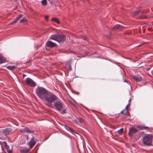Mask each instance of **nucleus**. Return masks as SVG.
I'll return each mask as SVG.
<instances>
[{"label":"nucleus","mask_w":153,"mask_h":153,"mask_svg":"<svg viewBox=\"0 0 153 153\" xmlns=\"http://www.w3.org/2000/svg\"><path fill=\"white\" fill-rule=\"evenodd\" d=\"M8 153H11V151L10 150H9V151L8 150Z\"/></svg>","instance_id":"obj_38"},{"label":"nucleus","mask_w":153,"mask_h":153,"mask_svg":"<svg viewBox=\"0 0 153 153\" xmlns=\"http://www.w3.org/2000/svg\"><path fill=\"white\" fill-rule=\"evenodd\" d=\"M7 68L9 69L13 70L16 68V67L15 66H8Z\"/></svg>","instance_id":"obj_23"},{"label":"nucleus","mask_w":153,"mask_h":153,"mask_svg":"<svg viewBox=\"0 0 153 153\" xmlns=\"http://www.w3.org/2000/svg\"><path fill=\"white\" fill-rule=\"evenodd\" d=\"M28 150L25 147L21 148L20 149V152L22 153H25L27 152Z\"/></svg>","instance_id":"obj_18"},{"label":"nucleus","mask_w":153,"mask_h":153,"mask_svg":"<svg viewBox=\"0 0 153 153\" xmlns=\"http://www.w3.org/2000/svg\"><path fill=\"white\" fill-rule=\"evenodd\" d=\"M36 141L35 140L34 137H32L31 140L29 143V145L30 146V148L31 149L33 146L36 144Z\"/></svg>","instance_id":"obj_8"},{"label":"nucleus","mask_w":153,"mask_h":153,"mask_svg":"<svg viewBox=\"0 0 153 153\" xmlns=\"http://www.w3.org/2000/svg\"><path fill=\"white\" fill-rule=\"evenodd\" d=\"M3 143L6 149L9 148V146L7 145V143L6 141H4Z\"/></svg>","instance_id":"obj_28"},{"label":"nucleus","mask_w":153,"mask_h":153,"mask_svg":"<svg viewBox=\"0 0 153 153\" xmlns=\"http://www.w3.org/2000/svg\"><path fill=\"white\" fill-rule=\"evenodd\" d=\"M129 106H126V108L123 110L121 111V113L123 114L124 115L127 114L128 113L127 108L129 107Z\"/></svg>","instance_id":"obj_17"},{"label":"nucleus","mask_w":153,"mask_h":153,"mask_svg":"<svg viewBox=\"0 0 153 153\" xmlns=\"http://www.w3.org/2000/svg\"><path fill=\"white\" fill-rule=\"evenodd\" d=\"M24 76H25L24 75H23V77H24Z\"/></svg>","instance_id":"obj_46"},{"label":"nucleus","mask_w":153,"mask_h":153,"mask_svg":"<svg viewBox=\"0 0 153 153\" xmlns=\"http://www.w3.org/2000/svg\"><path fill=\"white\" fill-rule=\"evenodd\" d=\"M52 21L56 22L58 24H59L60 23V22L59 20L57 18H53L52 19Z\"/></svg>","instance_id":"obj_21"},{"label":"nucleus","mask_w":153,"mask_h":153,"mask_svg":"<svg viewBox=\"0 0 153 153\" xmlns=\"http://www.w3.org/2000/svg\"><path fill=\"white\" fill-rule=\"evenodd\" d=\"M53 108L56 109L59 111H61L63 108V106H49Z\"/></svg>","instance_id":"obj_14"},{"label":"nucleus","mask_w":153,"mask_h":153,"mask_svg":"<svg viewBox=\"0 0 153 153\" xmlns=\"http://www.w3.org/2000/svg\"><path fill=\"white\" fill-rule=\"evenodd\" d=\"M72 104H73V105H75V104H73L72 103H71Z\"/></svg>","instance_id":"obj_44"},{"label":"nucleus","mask_w":153,"mask_h":153,"mask_svg":"<svg viewBox=\"0 0 153 153\" xmlns=\"http://www.w3.org/2000/svg\"><path fill=\"white\" fill-rule=\"evenodd\" d=\"M56 97L54 94L48 93L45 97V101L48 104H50L55 101Z\"/></svg>","instance_id":"obj_4"},{"label":"nucleus","mask_w":153,"mask_h":153,"mask_svg":"<svg viewBox=\"0 0 153 153\" xmlns=\"http://www.w3.org/2000/svg\"><path fill=\"white\" fill-rule=\"evenodd\" d=\"M131 100V99H130L129 100V102H130V101ZM131 104L129 103H129L127 105H130Z\"/></svg>","instance_id":"obj_36"},{"label":"nucleus","mask_w":153,"mask_h":153,"mask_svg":"<svg viewBox=\"0 0 153 153\" xmlns=\"http://www.w3.org/2000/svg\"><path fill=\"white\" fill-rule=\"evenodd\" d=\"M147 17L145 15H142L139 16V18L141 19H146Z\"/></svg>","instance_id":"obj_27"},{"label":"nucleus","mask_w":153,"mask_h":153,"mask_svg":"<svg viewBox=\"0 0 153 153\" xmlns=\"http://www.w3.org/2000/svg\"><path fill=\"white\" fill-rule=\"evenodd\" d=\"M75 94H77V95L79 94V92H75Z\"/></svg>","instance_id":"obj_39"},{"label":"nucleus","mask_w":153,"mask_h":153,"mask_svg":"<svg viewBox=\"0 0 153 153\" xmlns=\"http://www.w3.org/2000/svg\"><path fill=\"white\" fill-rule=\"evenodd\" d=\"M75 106V107L76 108H78V106H76V105H75V106Z\"/></svg>","instance_id":"obj_42"},{"label":"nucleus","mask_w":153,"mask_h":153,"mask_svg":"<svg viewBox=\"0 0 153 153\" xmlns=\"http://www.w3.org/2000/svg\"><path fill=\"white\" fill-rule=\"evenodd\" d=\"M26 84L31 87H34L36 85L35 82L31 79L29 78H26Z\"/></svg>","instance_id":"obj_5"},{"label":"nucleus","mask_w":153,"mask_h":153,"mask_svg":"<svg viewBox=\"0 0 153 153\" xmlns=\"http://www.w3.org/2000/svg\"><path fill=\"white\" fill-rule=\"evenodd\" d=\"M151 73L152 75H153V70L151 71Z\"/></svg>","instance_id":"obj_40"},{"label":"nucleus","mask_w":153,"mask_h":153,"mask_svg":"<svg viewBox=\"0 0 153 153\" xmlns=\"http://www.w3.org/2000/svg\"><path fill=\"white\" fill-rule=\"evenodd\" d=\"M145 43V42H142V44H144V43Z\"/></svg>","instance_id":"obj_41"},{"label":"nucleus","mask_w":153,"mask_h":153,"mask_svg":"<svg viewBox=\"0 0 153 153\" xmlns=\"http://www.w3.org/2000/svg\"><path fill=\"white\" fill-rule=\"evenodd\" d=\"M54 102H55L54 105H63L62 101L58 99L57 97H56V99H55Z\"/></svg>","instance_id":"obj_13"},{"label":"nucleus","mask_w":153,"mask_h":153,"mask_svg":"<svg viewBox=\"0 0 153 153\" xmlns=\"http://www.w3.org/2000/svg\"><path fill=\"white\" fill-rule=\"evenodd\" d=\"M123 128H121L117 131L118 133L120 134H122L123 133Z\"/></svg>","instance_id":"obj_25"},{"label":"nucleus","mask_w":153,"mask_h":153,"mask_svg":"<svg viewBox=\"0 0 153 153\" xmlns=\"http://www.w3.org/2000/svg\"><path fill=\"white\" fill-rule=\"evenodd\" d=\"M138 132V131L134 127H132L130 128L128 132V135L132 137L136 133Z\"/></svg>","instance_id":"obj_6"},{"label":"nucleus","mask_w":153,"mask_h":153,"mask_svg":"<svg viewBox=\"0 0 153 153\" xmlns=\"http://www.w3.org/2000/svg\"><path fill=\"white\" fill-rule=\"evenodd\" d=\"M70 70H71V67L70 65Z\"/></svg>","instance_id":"obj_43"},{"label":"nucleus","mask_w":153,"mask_h":153,"mask_svg":"<svg viewBox=\"0 0 153 153\" xmlns=\"http://www.w3.org/2000/svg\"><path fill=\"white\" fill-rule=\"evenodd\" d=\"M42 4L44 6H46L47 4V2L46 0H43L41 1Z\"/></svg>","instance_id":"obj_26"},{"label":"nucleus","mask_w":153,"mask_h":153,"mask_svg":"<svg viewBox=\"0 0 153 153\" xmlns=\"http://www.w3.org/2000/svg\"><path fill=\"white\" fill-rule=\"evenodd\" d=\"M77 120L79 123H81L83 122V120L81 118H77Z\"/></svg>","instance_id":"obj_29"},{"label":"nucleus","mask_w":153,"mask_h":153,"mask_svg":"<svg viewBox=\"0 0 153 153\" xmlns=\"http://www.w3.org/2000/svg\"><path fill=\"white\" fill-rule=\"evenodd\" d=\"M12 132V130L9 128L0 130V139H4L5 137L8 134H10Z\"/></svg>","instance_id":"obj_3"},{"label":"nucleus","mask_w":153,"mask_h":153,"mask_svg":"<svg viewBox=\"0 0 153 153\" xmlns=\"http://www.w3.org/2000/svg\"><path fill=\"white\" fill-rule=\"evenodd\" d=\"M66 113L65 109H64L61 113L62 114H64Z\"/></svg>","instance_id":"obj_31"},{"label":"nucleus","mask_w":153,"mask_h":153,"mask_svg":"<svg viewBox=\"0 0 153 153\" xmlns=\"http://www.w3.org/2000/svg\"><path fill=\"white\" fill-rule=\"evenodd\" d=\"M65 39V36L63 35H57L56 41L59 42H60L63 41Z\"/></svg>","instance_id":"obj_10"},{"label":"nucleus","mask_w":153,"mask_h":153,"mask_svg":"<svg viewBox=\"0 0 153 153\" xmlns=\"http://www.w3.org/2000/svg\"><path fill=\"white\" fill-rule=\"evenodd\" d=\"M152 137L149 134H146L142 138L143 143L146 146H150L152 144Z\"/></svg>","instance_id":"obj_2"},{"label":"nucleus","mask_w":153,"mask_h":153,"mask_svg":"<svg viewBox=\"0 0 153 153\" xmlns=\"http://www.w3.org/2000/svg\"><path fill=\"white\" fill-rule=\"evenodd\" d=\"M48 18L49 17L47 15L45 16V19L46 21H48Z\"/></svg>","instance_id":"obj_30"},{"label":"nucleus","mask_w":153,"mask_h":153,"mask_svg":"<svg viewBox=\"0 0 153 153\" xmlns=\"http://www.w3.org/2000/svg\"><path fill=\"white\" fill-rule=\"evenodd\" d=\"M148 30H149V31H152V27H149V28H148Z\"/></svg>","instance_id":"obj_32"},{"label":"nucleus","mask_w":153,"mask_h":153,"mask_svg":"<svg viewBox=\"0 0 153 153\" xmlns=\"http://www.w3.org/2000/svg\"><path fill=\"white\" fill-rule=\"evenodd\" d=\"M74 122L77 124L79 123L78 122V121L77 119V120H74Z\"/></svg>","instance_id":"obj_33"},{"label":"nucleus","mask_w":153,"mask_h":153,"mask_svg":"<svg viewBox=\"0 0 153 153\" xmlns=\"http://www.w3.org/2000/svg\"><path fill=\"white\" fill-rule=\"evenodd\" d=\"M27 19H25V18H23V19H21L20 21V22L21 23H23L24 22H27Z\"/></svg>","instance_id":"obj_24"},{"label":"nucleus","mask_w":153,"mask_h":153,"mask_svg":"<svg viewBox=\"0 0 153 153\" xmlns=\"http://www.w3.org/2000/svg\"><path fill=\"white\" fill-rule=\"evenodd\" d=\"M36 93L39 98L44 100L48 93L47 90L43 88L38 87L36 90Z\"/></svg>","instance_id":"obj_1"},{"label":"nucleus","mask_w":153,"mask_h":153,"mask_svg":"<svg viewBox=\"0 0 153 153\" xmlns=\"http://www.w3.org/2000/svg\"><path fill=\"white\" fill-rule=\"evenodd\" d=\"M132 77L136 82H140L142 79V77L138 75H133L132 76Z\"/></svg>","instance_id":"obj_7"},{"label":"nucleus","mask_w":153,"mask_h":153,"mask_svg":"<svg viewBox=\"0 0 153 153\" xmlns=\"http://www.w3.org/2000/svg\"><path fill=\"white\" fill-rule=\"evenodd\" d=\"M140 11L141 10H139L136 11L132 13V15L133 16L137 15L140 13Z\"/></svg>","instance_id":"obj_22"},{"label":"nucleus","mask_w":153,"mask_h":153,"mask_svg":"<svg viewBox=\"0 0 153 153\" xmlns=\"http://www.w3.org/2000/svg\"><path fill=\"white\" fill-rule=\"evenodd\" d=\"M6 60L5 58H4L2 55L0 54V64L4 62Z\"/></svg>","instance_id":"obj_19"},{"label":"nucleus","mask_w":153,"mask_h":153,"mask_svg":"<svg viewBox=\"0 0 153 153\" xmlns=\"http://www.w3.org/2000/svg\"><path fill=\"white\" fill-rule=\"evenodd\" d=\"M20 131L22 133L27 132L29 133H31L34 132V131H31L27 127H25L20 129Z\"/></svg>","instance_id":"obj_12"},{"label":"nucleus","mask_w":153,"mask_h":153,"mask_svg":"<svg viewBox=\"0 0 153 153\" xmlns=\"http://www.w3.org/2000/svg\"><path fill=\"white\" fill-rule=\"evenodd\" d=\"M57 35L56 34V35H52L50 37V39H52L55 40L56 41V39L57 38Z\"/></svg>","instance_id":"obj_20"},{"label":"nucleus","mask_w":153,"mask_h":153,"mask_svg":"<svg viewBox=\"0 0 153 153\" xmlns=\"http://www.w3.org/2000/svg\"><path fill=\"white\" fill-rule=\"evenodd\" d=\"M24 76H25L24 75H23V77H24Z\"/></svg>","instance_id":"obj_45"},{"label":"nucleus","mask_w":153,"mask_h":153,"mask_svg":"<svg viewBox=\"0 0 153 153\" xmlns=\"http://www.w3.org/2000/svg\"><path fill=\"white\" fill-rule=\"evenodd\" d=\"M137 128H139V129L140 130H146L148 131L150 129V128L148 127H145L144 126H138Z\"/></svg>","instance_id":"obj_15"},{"label":"nucleus","mask_w":153,"mask_h":153,"mask_svg":"<svg viewBox=\"0 0 153 153\" xmlns=\"http://www.w3.org/2000/svg\"><path fill=\"white\" fill-rule=\"evenodd\" d=\"M123 27L122 25L118 24L115 25L112 29V30H121L123 29Z\"/></svg>","instance_id":"obj_9"},{"label":"nucleus","mask_w":153,"mask_h":153,"mask_svg":"<svg viewBox=\"0 0 153 153\" xmlns=\"http://www.w3.org/2000/svg\"><path fill=\"white\" fill-rule=\"evenodd\" d=\"M83 39H84V40H87V41H88V39H87V38L86 37H84V38Z\"/></svg>","instance_id":"obj_35"},{"label":"nucleus","mask_w":153,"mask_h":153,"mask_svg":"<svg viewBox=\"0 0 153 153\" xmlns=\"http://www.w3.org/2000/svg\"><path fill=\"white\" fill-rule=\"evenodd\" d=\"M68 129L70 130L71 131H73V129L71 128L70 127H68Z\"/></svg>","instance_id":"obj_34"},{"label":"nucleus","mask_w":153,"mask_h":153,"mask_svg":"<svg viewBox=\"0 0 153 153\" xmlns=\"http://www.w3.org/2000/svg\"><path fill=\"white\" fill-rule=\"evenodd\" d=\"M46 45L48 47L52 48L56 46V44L51 41H48L46 43Z\"/></svg>","instance_id":"obj_11"},{"label":"nucleus","mask_w":153,"mask_h":153,"mask_svg":"<svg viewBox=\"0 0 153 153\" xmlns=\"http://www.w3.org/2000/svg\"><path fill=\"white\" fill-rule=\"evenodd\" d=\"M22 15H19L18 17H17L14 20H13L12 22H11L10 24L12 25L16 23L19 20V19L22 17Z\"/></svg>","instance_id":"obj_16"},{"label":"nucleus","mask_w":153,"mask_h":153,"mask_svg":"<svg viewBox=\"0 0 153 153\" xmlns=\"http://www.w3.org/2000/svg\"><path fill=\"white\" fill-rule=\"evenodd\" d=\"M83 107V108H85V109H87L88 110V108H87V107H86L85 106H84V105H83V106H82Z\"/></svg>","instance_id":"obj_37"}]
</instances>
